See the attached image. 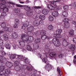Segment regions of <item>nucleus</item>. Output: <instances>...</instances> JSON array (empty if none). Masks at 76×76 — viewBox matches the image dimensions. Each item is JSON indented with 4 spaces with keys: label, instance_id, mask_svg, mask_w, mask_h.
<instances>
[{
    "label": "nucleus",
    "instance_id": "obj_19",
    "mask_svg": "<svg viewBox=\"0 0 76 76\" xmlns=\"http://www.w3.org/2000/svg\"><path fill=\"white\" fill-rule=\"evenodd\" d=\"M47 7L50 10H54L55 9L54 7L53 6L51 5V4H49L48 5H47Z\"/></svg>",
    "mask_w": 76,
    "mask_h": 76
},
{
    "label": "nucleus",
    "instance_id": "obj_57",
    "mask_svg": "<svg viewBox=\"0 0 76 76\" xmlns=\"http://www.w3.org/2000/svg\"><path fill=\"white\" fill-rule=\"evenodd\" d=\"M61 8H62V7H61V6H58V10H60V9H61Z\"/></svg>",
    "mask_w": 76,
    "mask_h": 76
},
{
    "label": "nucleus",
    "instance_id": "obj_53",
    "mask_svg": "<svg viewBox=\"0 0 76 76\" xmlns=\"http://www.w3.org/2000/svg\"><path fill=\"white\" fill-rule=\"evenodd\" d=\"M17 24H15V25L13 26L14 28H18V25Z\"/></svg>",
    "mask_w": 76,
    "mask_h": 76
},
{
    "label": "nucleus",
    "instance_id": "obj_10",
    "mask_svg": "<svg viewBox=\"0 0 76 76\" xmlns=\"http://www.w3.org/2000/svg\"><path fill=\"white\" fill-rule=\"evenodd\" d=\"M41 72H40L37 71L36 70L34 69L33 70V74L31 76H41Z\"/></svg>",
    "mask_w": 76,
    "mask_h": 76
},
{
    "label": "nucleus",
    "instance_id": "obj_30",
    "mask_svg": "<svg viewBox=\"0 0 76 76\" xmlns=\"http://www.w3.org/2000/svg\"><path fill=\"white\" fill-rule=\"evenodd\" d=\"M15 69L16 71L18 72L20 70V67L18 65L16 66L15 67Z\"/></svg>",
    "mask_w": 76,
    "mask_h": 76
},
{
    "label": "nucleus",
    "instance_id": "obj_42",
    "mask_svg": "<svg viewBox=\"0 0 76 76\" xmlns=\"http://www.w3.org/2000/svg\"><path fill=\"white\" fill-rule=\"evenodd\" d=\"M49 19L50 21H53L54 20V18L52 16H50L49 17Z\"/></svg>",
    "mask_w": 76,
    "mask_h": 76
},
{
    "label": "nucleus",
    "instance_id": "obj_15",
    "mask_svg": "<svg viewBox=\"0 0 76 76\" xmlns=\"http://www.w3.org/2000/svg\"><path fill=\"white\" fill-rule=\"evenodd\" d=\"M22 68L21 69V72L23 74L25 73V70H26V65H22L21 66Z\"/></svg>",
    "mask_w": 76,
    "mask_h": 76
},
{
    "label": "nucleus",
    "instance_id": "obj_8",
    "mask_svg": "<svg viewBox=\"0 0 76 76\" xmlns=\"http://www.w3.org/2000/svg\"><path fill=\"white\" fill-rule=\"evenodd\" d=\"M52 42L55 46H56V47H60V45H61L60 42L59 41L58 39L56 38H54L53 39Z\"/></svg>",
    "mask_w": 76,
    "mask_h": 76
},
{
    "label": "nucleus",
    "instance_id": "obj_3",
    "mask_svg": "<svg viewBox=\"0 0 76 76\" xmlns=\"http://www.w3.org/2000/svg\"><path fill=\"white\" fill-rule=\"evenodd\" d=\"M30 29H31L30 31L26 32L28 36L25 34H22L21 35V38L22 41L26 42H28V41H30V42H32L34 41V37L32 36H28V35H30L31 32L32 31V29H27V30L28 31Z\"/></svg>",
    "mask_w": 76,
    "mask_h": 76
},
{
    "label": "nucleus",
    "instance_id": "obj_23",
    "mask_svg": "<svg viewBox=\"0 0 76 76\" xmlns=\"http://www.w3.org/2000/svg\"><path fill=\"white\" fill-rule=\"evenodd\" d=\"M13 37L14 39H16L18 37V34H17L16 32H15L12 34Z\"/></svg>",
    "mask_w": 76,
    "mask_h": 76
},
{
    "label": "nucleus",
    "instance_id": "obj_40",
    "mask_svg": "<svg viewBox=\"0 0 76 76\" xmlns=\"http://www.w3.org/2000/svg\"><path fill=\"white\" fill-rule=\"evenodd\" d=\"M64 9L65 10H68L69 9V7L68 6H63Z\"/></svg>",
    "mask_w": 76,
    "mask_h": 76
},
{
    "label": "nucleus",
    "instance_id": "obj_52",
    "mask_svg": "<svg viewBox=\"0 0 76 76\" xmlns=\"http://www.w3.org/2000/svg\"><path fill=\"white\" fill-rule=\"evenodd\" d=\"M37 56L38 57H39V58H41V59H42V58H41V56H42V55H41V54L38 53L37 54Z\"/></svg>",
    "mask_w": 76,
    "mask_h": 76
},
{
    "label": "nucleus",
    "instance_id": "obj_11",
    "mask_svg": "<svg viewBox=\"0 0 76 76\" xmlns=\"http://www.w3.org/2000/svg\"><path fill=\"white\" fill-rule=\"evenodd\" d=\"M68 48H69L71 51H73L75 50V45L69 44L68 45Z\"/></svg>",
    "mask_w": 76,
    "mask_h": 76
},
{
    "label": "nucleus",
    "instance_id": "obj_64",
    "mask_svg": "<svg viewBox=\"0 0 76 76\" xmlns=\"http://www.w3.org/2000/svg\"><path fill=\"white\" fill-rule=\"evenodd\" d=\"M45 48H48V46H47V45H46Z\"/></svg>",
    "mask_w": 76,
    "mask_h": 76
},
{
    "label": "nucleus",
    "instance_id": "obj_2",
    "mask_svg": "<svg viewBox=\"0 0 76 76\" xmlns=\"http://www.w3.org/2000/svg\"><path fill=\"white\" fill-rule=\"evenodd\" d=\"M5 0H0V9H3V12L1 13V16L3 17L2 18L3 21H4V17L6 16V12H9V9L6 8L7 6L5 4Z\"/></svg>",
    "mask_w": 76,
    "mask_h": 76
},
{
    "label": "nucleus",
    "instance_id": "obj_20",
    "mask_svg": "<svg viewBox=\"0 0 76 76\" xmlns=\"http://www.w3.org/2000/svg\"><path fill=\"white\" fill-rule=\"evenodd\" d=\"M37 18V20H34V25L35 26H38L39 25V20Z\"/></svg>",
    "mask_w": 76,
    "mask_h": 76
},
{
    "label": "nucleus",
    "instance_id": "obj_27",
    "mask_svg": "<svg viewBox=\"0 0 76 76\" xmlns=\"http://www.w3.org/2000/svg\"><path fill=\"white\" fill-rule=\"evenodd\" d=\"M0 62L2 63H3L4 62V58L0 55Z\"/></svg>",
    "mask_w": 76,
    "mask_h": 76
},
{
    "label": "nucleus",
    "instance_id": "obj_59",
    "mask_svg": "<svg viewBox=\"0 0 76 76\" xmlns=\"http://www.w3.org/2000/svg\"><path fill=\"white\" fill-rule=\"evenodd\" d=\"M34 8L35 9H38L41 8V7H35Z\"/></svg>",
    "mask_w": 76,
    "mask_h": 76
},
{
    "label": "nucleus",
    "instance_id": "obj_7",
    "mask_svg": "<svg viewBox=\"0 0 76 76\" xmlns=\"http://www.w3.org/2000/svg\"><path fill=\"white\" fill-rule=\"evenodd\" d=\"M19 43L20 46L22 47L20 48V50L22 51L23 52H24V53L26 52V51L24 48V47L25 46V42L22 40H20L19 41Z\"/></svg>",
    "mask_w": 76,
    "mask_h": 76
},
{
    "label": "nucleus",
    "instance_id": "obj_61",
    "mask_svg": "<svg viewBox=\"0 0 76 76\" xmlns=\"http://www.w3.org/2000/svg\"><path fill=\"white\" fill-rule=\"evenodd\" d=\"M4 32H3V31H0V34H3V33Z\"/></svg>",
    "mask_w": 76,
    "mask_h": 76
},
{
    "label": "nucleus",
    "instance_id": "obj_24",
    "mask_svg": "<svg viewBox=\"0 0 76 76\" xmlns=\"http://www.w3.org/2000/svg\"><path fill=\"white\" fill-rule=\"evenodd\" d=\"M69 35L70 37H73V35H74V31L73 30H70L69 32Z\"/></svg>",
    "mask_w": 76,
    "mask_h": 76
},
{
    "label": "nucleus",
    "instance_id": "obj_13",
    "mask_svg": "<svg viewBox=\"0 0 76 76\" xmlns=\"http://www.w3.org/2000/svg\"><path fill=\"white\" fill-rule=\"evenodd\" d=\"M33 47L35 50H32V51L33 52V53H35L36 54H37V52H36V51H37L36 50H37V49H38L39 48V46L38 45L36 44V45H33Z\"/></svg>",
    "mask_w": 76,
    "mask_h": 76
},
{
    "label": "nucleus",
    "instance_id": "obj_62",
    "mask_svg": "<svg viewBox=\"0 0 76 76\" xmlns=\"http://www.w3.org/2000/svg\"><path fill=\"white\" fill-rule=\"evenodd\" d=\"M29 28H30V29H34V27H33V26H31L29 27Z\"/></svg>",
    "mask_w": 76,
    "mask_h": 76
},
{
    "label": "nucleus",
    "instance_id": "obj_21",
    "mask_svg": "<svg viewBox=\"0 0 76 76\" xmlns=\"http://www.w3.org/2000/svg\"><path fill=\"white\" fill-rule=\"evenodd\" d=\"M3 37L5 41H8V40H9V36L7 34H4L3 36Z\"/></svg>",
    "mask_w": 76,
    "mask_h": 76
},
{
    "label": "nucleus",
    "instance_id": "obj_48",
    "mask_svg": "<svg viewBox=\"0 0 76 76\" xmlns=\"http://www.w3.org/2000/svg\"><path fill=\"white\" fill-rule=\"evenodd\" d=\"M58 57H59V58H63V57H64V55L60 54L58 55Z\"/></svg>",
    "mask_w": 76,
    "mask_h": 76
},
{
    "label": "nucleus",
    "instance_id": "obj_22",
    "mask_svg": "<svg viewBox=\"0 0 76 76\" xmlns=\"http://www.w3.org/2000/svg\"><path fill=\"white\" fill-rule=\"evenodd\" d=\"M50 56L51 57L53 58H56V54L55 52H51L50 54Z\"/></svg>",
    "mask_w": 76,
    "mask_h": 76
},
{
    "label": "nucleus",
    "instance_id": "obj_6",
    "mask_svg": "<svg viewBox=\"0 0 76 76\" xmlns=\"http://www.w3.org/2000/svg\"><path fill=\"white\" fill-rule=\"evenodd\" d=\"M63 21L64 22H65V23H64V24L63 25L64 28L66 29L69 28V26H70V23H69V19L67 18H64Z\"/></svg>",
    "mask_w": 76,
    "mask_h": 76
},
{
    "label": "nucleus",
    "instance_id": "obj_5",
    "mask_svg": "<svg viewBox=\"0 0 76 76\" xmlns=\"http://www.w3.org/2000/svg\"><path fill=\"white\" fill-rule=\"evenodd\" d=\"M43 58L42 59V61L44 63L46 64V65L45 66V68L46 70H48V72H49V70H50L51 69V65L49 64L50 62L48 61L47 56H43Z\"/></svg>",
    "mask_w": 76,
    "mask_h": 76
},
{
    "label": "nucleus",
    "instance_id": "obj_56",
    "mask_svg": "<svg viewBox=\"0 0 76 76\" xmlns=\"http://www.w3.org/2000/svg\"><path fill=\"white\" fill-rule=\"evenodd\" d=\"M16 6L17 7H23V6L22 5H20V4H16Z\"/></svg>",
    "mask_w": 76,
    "mask_h": 76
},
{
    "label": "nucleus",
    "instance_id": "obj_28",
    "mask_svg": "<svg viewBox=\"0 0 76 76\" xmlns=\"http://www.w3.org/2000/svg\"><path fill=\"white\" fill-rule=\"evenodd\" d=\"M39 18H38V19H40V20L41 19L42 20H45V16L43 15H40L39 16Z\"/></svg>",
    "mask_w": 76,
    "mask_h": 76
},
{
    "label": "nucleus",
    "instance_id": "obj_17",
    "mask_svg": "<svg viewBox=\"0 0 76 76\" xmlns=\"http://www.w3.org/2000/svg\"><path fill=\"white\" fill-rule=\"evenodd\" d=\"M3 40L1 39H0V47H1L0 49H1L2 50H4V47L3 46Z\"/></svg>",
    "mask_w": 76,
    "mask_h": 76
},
{
    "label": "nucleus",
    "instance_id": "obj_41",
    "mask_svg": "<svg viewBox=\"0 0 76 76\" xmlns=\"http://www.w3.org/2000/svg\"><path fill=\"white\" fill-rule=\"evenodd\" d=\"M38 20H39V24H40L41 25H43V24H44V21H43V20H41L40 19H38Z\"/></svg>",
    "mask_w": 76,
    "mask_h": 76
},
{
    "label": "nucleus",
    "instance_id": "obj_35",
    "mask_svg": "<svg viewBox=\"0 0 76 76\" xmlns=\"http://www.w3.org/2000/svg\"><path fill=\"white\" fill-rule=\"evenodd\" d=\"M12 46L14 49H16V48H20L19 47H18V45H16L14 42H13L12 44Z\"/></svg>",
    "mask_w": 76,
    "mask_h": 76
},
{
    "label": "nucleus",
    "instance_id": "obj_31",
    "mask_svg": "<svg viewBox=\"0 0 76 76\" xmlns=\"http://www.w3.org/2000/svg\"><path fill=\"white\" fill-rule=\"evenodd\" d=\"M4 46L7 49H8L9 50H10V48L11 46L9 44H5Z\"/></svg>",
    "mask_w": 76,
    "mask_h": 76
},
{
    "label": "nucleus",
    "instance_id": "obj_33",
    "mask_svg": "<svg viewBox=\"0 0 76 76\" xmlns=\"http://www.w3.org/2000/svg\"><path fill=\"white\" fill-rule=\"evenodd\" d=\"M63 44L64 47H67V42L66 39H64L63 40Z\"/></svg>",
    "mask_w": 76,
    "mask_h": 76
},
{
    "label": "nucleus",
    "instance_id": "obj_43",
    "mask_svg": "<svg viewBox=\"0 0 76 76\" xmlns=\"http://www.w3.org/2000/svg\"><path fill=\"white\" fill-rule=\"evenodd\" d=\"M15 22L16 24H19L20 22L19 20L18 19H16L15 20Z\"/></svg>",
    "mask_w": 76,
    "mask_h": 76
},
{
    "label": "nucleus",
    "instance_id": "obj_63",
    "mask_svg": "<svg viewBox=\"0 0 76 76\" xmlns=\"http://www.w3.org/2000/svg\"><path fill=\"white\" fill-rule=\"evenodd\" d=\"M20 3L22 4H23L24 3V2L23 1H20Z\"/></svg>",
    "mask_w": 76,
    "mask_h": 76
},
{
    "label": "nucleus",
    "instance_id": "obj_26",
    "mask_svg": "<svg viewBox=\"0 0 76 76\" xmlns=\"http://www.w3.org/2000/svg\"><path fill=\"white\" fill-rule=\"evenodd\" d=\"M62 14L64 17H67L68 16V12L66 11H64L62 12Z\"/></svg>",
    "mask_w": 76,
    "mask_h": 76
},
{
    "label": "nucleus",
    "instance_id": "obj_14",
    "mask_svg": "<svg viewBox=\"0 0 76 76\" xmlns=\"http://www.w3.org/2000/svg\"><path fill=\"white\" fill-rule=\"evenodd\" d=\"M29 22L27 21L24 23L23 24V25L22 26L21 28L22 29H25L26 27H28L29 26Z\"/></svg>",
    "mask_w": 76,
    "mask_h": 76
},
{
    "label": "nucleus",
    "instance_id": "obj_50",
    "mask_svg": "<svg viewBox=\"0 0 76 76\" xmlns=\"http://www.w3.org/2000/svg\"><path fill=\"white\" fill-rule=\"evenodd\" d=\"M7 29V30H5V31H9V30L10 31H9V32H12L13 31V29Z\"/></svg>",
    "mask_w": 76,
    "mask_h": 76
},
{
    "label": "nucleus",
    "instance_id": "obj_38",
    "mask_svg": "<svg viewBox=\"0 0 76 76\" xmlns=\"http://www.w3.org/2000/svg\"><path fill=\"white\" fill-rule=\"evenodd\" d=\"M25 10H26V11H30L31 10V8L30 7L26 6L24 8Z\"/></svg>",
    "mask_w": 76,
    "mask_h": 76
},
{
    "label": "nucleus",
    "instance_id": "obj_16",
    "mask_svg": "<svg viewBox=\"0 0 76 76\" xmlns=\"http://www.w3.org/2000/svg\"><path fill=\"white\" fill-rule=\"evenodd\" d=\"M6 66L9 68H10L13 66V63L7 61L6 63Z\"/></svg>",
    "mask_w": 76,
    "mask_h": 76
},
{
    "label": "nucleus",
    "instance_id": "obj_55",
    "mask_svg": "<svg viewBox=\"0 0 76 76\" xmlns=\"http://www.w3.org/2000/svg\"><path fill=\"white\" fill-rule=\"evenodd\" d=\"M2 56H6V53L5 52L3 51L2 52Z\"/></svg>",
    "mask_w": 76,
    "mask_h": 76
},
{
    "label": "nucleus",
    "instance_id": "obj_54",
    "mask_svg": "<svg viewBox=\"0 0 76 76\" xmlns=\"http://www.w3.org/2000/svg\"><path fill=\"white\" fill-rule=\"evenodd\" d=\"M47 39L48 40H50V39H52V37L51 36H48L47 37Z\"/></svg>",
    "mask_w": 76,
    "mask_h": 76
},
{
    "label": "nucleus",
    "instance_id": "obj_45",
    "mask_svg": "<svg viewBox=\"0 0 76 76\" xmlns=\"http://www.w3.org/2000/svg\"><path fill=\"white\" fill-rule=\"evenodd\" d=\"M26 69H27V70H28V71H32V68H31V67H29V66H27V67H26Z\"/></svg>",
    "mask_w": 76,
    "mask_h": 76
},
{
    "label": "nucleus",
    "instance_id": "obj_4",
    "mask_svg": "<svg viewBox=\"0 0 76 76\" xmlns=\"http://www.w3.org/2000/svg\"><path fill=\"white\" fill-rule=\"evenodd\" d=\"M6 67L5 66H0V75L1 76H8V75L10 74L11 71L10 69H7L5 71V73H4V71L5 70Z\"/></svg>",
    "mask_w": 76,
    "mask_h": 76
},
{
    "label": "nucleus",
    "instance_id": "obj_58",
    "mask_svg": "<svg viewBox=\"0 0 76 76\" xmlns=\"http://www.w3.org/2000/svg\"><path fill=\"white\" fill-rule=\"evenodd\" d=\"M60 3H61L62 1H63V0H56Z\"/></svg>",
    "mask_w": 76,
    "mask_h": 76
},
{
    "label": "nucleus",
    "instance_id": "obj_37",
    "mask_svg": "<svg viewBox=\"0 0 76 76\" xmlns=\"http://www.w3.org/2000/svg\"><path fill=\"white\" fill-rule=\"evenodd\" d=\"M27 50L28 51H32V48L31 47V46L29 45H27Z\"/></svg>",
    "mask_w": 76,
    "mask_h": 76
},
{
    "label": "nucleus",
    "instance_id": "obj_1",
    "mask_svg": "<svg viewBox=\"0 0 76 76\" xmlns=\"http://www.w3.org/2000/svg\"><path fill=\"white\" fill-rule=\"evenodd\" d=\"M10 57L11 60H13L15 58H16V61L14 62V65H18L20 61H23L27 64H28L30 63L29 60H28V58L25 57H23V56L20 55L11 54Z\"/></svg>",
    "mask_w": 76,
    "mask_h": 76
},
{
    "label": "nucleus",
    "instance_id": "obj_9",
    "mask_svg": "<svg viewBox=\"0 0 76 76\" xmlns=\"http://www.w3.org/2000/svg\"><path fill=\"white\" fill-rule=\"evenodd\" d=\"M62 32V30L61 29H58L56 31V34H55L54 37L55 38H61L62 36L60 35L61 33Z\"/></svg>",
    "mask_w": 76,
    "mask_h": 76
},
{
    "label": "nucleus",
    "instance_id": "obj_49",
    "mask_svg": "<svg viewBox=\"0 0 76 76\" xmlns=\"http://www.w3.org/2000/svg\"><path fill=\"white\" fill-rule=\"evenodd\" d=\"M74 59L73 61H74V64H76V55L74 56Z\"/></svg>",
    "mask_w": 76,
    "mask_h": 76
},
{
    "label": "nucleus",
    "instance_id": "obj_12",
    "mask_svg": "<svg viewBox=\"0 0 76 76\" xmlns=\"http://www.w3.org/2000/svg\"><path fill=\"white\" fill-rule=\"evenodd\" d=\"M34 34L35 35L37 36V35H41V34H46L47 32L44 30L41 31H38L34 33Z\"/></svg>",
    "mask_w": 76,
    "mask_h": 76
},
{
    "label": "nucleus",
    "instance_id": "obj_60",
    "mask_svg": "<svg viewBox=\"0 0 76 76\" xmlns=\"http://www.w3.org/2000/svg\"><path fill=\"white\" fill-rule=\"evenodd\" d=\"M72 24H74V25H76V22L75 21H72Z\"/></svg>",
    "mask_w": 76,
    "mask_h": 76
},
{
    "label": "nucleus",
    "instance_id": "obj_44",
    "mask_svg": "<svg viewBox=\"0 0 76 76\" xmlns=\"http://www.w3.org/2000/svg\"><path fill=\"white\" fill-rule=\"evenodd\" d=\"M6 26V23H2L1 25V26L2 28H5Z\"/></svg>",
    "mask_w": 76,
    "mask_h": 76
},
{
    "label": "nucleus",
    "instance_id": "obj_46",
    "mask_svg": "<svg viewBox=\"0 0 76 76\" xmlns=\"http://www.w3.org/2000/svg\"><path fill=\"white\" fill-rule=\"evenodd\" d=\"M23 15H24L23 14H20L19 15V17L20 19H23Z\"/></svg>",
    "mask_w": 76,
    "mask_h": 76
},
{
    "label": "nucleus",
    "instance_id": "obj_34",
    "mask_svg": "<svg viewBox=\"0 0 76 76\" xmlns=\"http://www.w3.org/2000/svg\"><path fill=\"white\" fill-rule=\"evenodd\" d=\"M57 3H59L57 0L55 1L54 0V1H52L51 2L52 4H53L54 6H56V4H57Z\"/></svg>",
    "mask_w": 76,
    "mask_h": 76
},
{
    "label": "nucleus",
    "instance_id": "obj_39",
    "mask_svg": "<svg viewBox=\"0 0 76 76\" xmlns=\"http://www.w3.org/2000/svg\"><path fill=\"white\" fill-rule=\"evenodd\" d=\"M35 41L36 43H39L41 41V39L39 38H37L35 40Z\"/></svg>",
    "mask_w": 76,
    "mask_h": 76
},
{
    "label": "nucleus",
    "instance_id": "obj_36",
    "mask_svg": "<svg viewBox=\"0 0 76 76\" xmlns=\"http://www.w3.org/2000/svg\"><path fill=\"white\" fill-rule=\"evenodd\" d=\"M69 6H70L71 7H73L74 8H76V2L72 3L69 5Z\"/></svg>",
    "mask_w": 76,
    "mask_h": 76
},
{
    "label": "nucleus",
    "instance_id": "obj_18",
    "mask_svg": "<svg viewBox=\"0 0 76 76\" xmlns=\"http://www.w3.org/2000/svg\"><path fill=\"white\" fill-rule=\"evenodd\" d=\"M42 13L43 15H47L48 13L49 12H48V10L44 9L42 10Z\"/></svg>",
    "mask_w": 76,
    "mask_h": 76
},
{
    "label": "nucleus",
    "instance_id": "obj_29",
    "mask_svg": "<svg viewBox=\"0 0 76 76\" xmlns=\"http://www.w3.org/2000/svg\"><path fill=\"white\" fill-rule=\"evenodd\" d=\"M14 10V12L15 13H16L17 15H18L19 13L20 12V10L17 8H15Z\"/></svg>",
    "mask_w": 76,
    "mask_h": 76
},
{
    "label": "nucleus",
    "instance_id": "obj_32",
    "mask_svg": "<svg viewBox=\"0 0 76 76\" xmlns=\"http://www.w3.org/2000/svg\"><path fill=\"white\" fill-rule=\"evenodd\" d=\"M41 38L42 40H45L47 38V36L46 35H42L41 36Z\"/></svg>",
    "mask_w": 76,
    "mask_h": 76
},
{
    "label": "nucleus",
    "instance_id": "obj_51",
    "mask_svg": "<svg viewBox=\"0 0 76 76\" xmlns=\"http://www.w3.org/2000/svg\"><path fill=\"white\" fill-rule=\"evenodd\" d=\"M53 26L52 25H50L48 27V29H53Z\"/></svg>",
    "mask_w": 76,
    "mask_h": 76
},
{
    "label": "nucleus",
    "instance_id": "obj_47",
    "mask_svg": "<svg viewBox=\"0 0 76 76\" xmlns=\"http://www.w3.org/2000/svg\"><path fill=\"white\" fill-rule=\"evenodd\" d=\"M28 12H27V15L29 17H31V16L32 15V12H30V13H29V14H28Z\"/></svg>",
    "mask_w": 76,
    "mask_h": 76
},
{
    "label": "nucleus",
    "instance_id": "obj_25",
    "mask_svg": "<svg viewBox=\"0 0 76 76\" xmlns=\"http://www.w3.org/2000/svg\"><path fill=\"white\" fill-rule=\"evenodd\" d=\"M52 15L53 16L55 17H57L58 16V12L56 11L53 12H52Z\"/></svg>",
    "mask_w": 76,
    "mask_h": 76
}]
</instances>
